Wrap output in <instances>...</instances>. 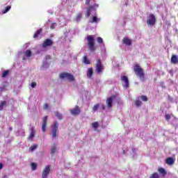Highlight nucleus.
Instances as JSON below:
<instances>
[{
  "instance_id": "1",
  "label": "nucleus",
  "mask_w": 178,
  "mask_h": 178,
  "mask_svg": "<svg viewBox=\"0 0 178 178\" xmlns=\"http://www.w3.org/2000/svg\"><path fill=\"white\" fill-rule=\"evenodd\" d=\"M86 40L89 51H90V52H95V51H97V47H95V39L94 38V35H88Z\"/></svg>"
},
{
  "instance_id": "2",
  "label": "nucleus",
  "mask_w": 178,
  "mask_h": 178,
  "mask_svg": "<svg viewBox=\"0 0 178 178\" xmlns=\"http://www.w3.org/2000/svg\"><path fill=\"white\" fill-rule=\"evenodd\" d=\"M134 71L135 72V74H136L138 77H140L142 81H144V80H145L144 71L143 70V68L140 67L139 65H136L134 68Z\"/></svg>"
},
{
  "instance_id": "3",
  "label": "nucleus",
  "mask_w": 178,
  "mask_h": 178,
  "mask_svg": "<svg viewBox=\"0 0 178 178\" xmlns=\"http://www.w3.org/2000/svg\"><path fill=\"white\" fill-rule=\"evenodd\" d=\"M60 79H67L69 81H74V76L69 72H63L59 74Z\"/></svg>"
},
{
  "instance_id": "4",
  "label": "nucleus",
  "mask_w": 178,
  "mask_h": 178,
  "mask_svg": "<svg viewBox=\"0 0 178 178\" xmlns=\"http://www.w3.org/2000/svg\"><path fill=\"white\" fill-rule=\"evenodd\" d=\"M95 67L98 74H99V73H102V70H104V65H102V62L101 61V59L97 60Z\"/></svg>"
},
{
  "instance_id": "5",
  "label": "nucleus",
  "mask_w": 178,
  "mask_h": 178,
  "mask_svg": "<svg viewBox=\"0 0 178 178\" xmlns=\"http://www.w3.org/2000/svg\"><path fill=\"white\" fill-rule=\"evenodd\" d=\"M148 26H155V23H156V18L154 14H150L147 20H146Z\"/></svg>"
},
{
  "instance_id": "6",
  "label": "nucleus",
  "mask_w": 178,
  "mask_h": 178,
  "mask_svg": "<svg viewBox=\"0 0 178 178\" xmlns=\"http://www.w3.org/2000/svg\"><path fill=\"white\" fill-rule=\"evenodd\" d=\"M59 127V122H55L54 123L52 130H51V136L53 138H56L58 137V129Z\"/></svg>"
},
{
  "instance_id": "7",
  "label": "nucleus",
  "mask_w": 178,
  "mask_h": 178,
  "mask_svg": "<svg viewBox=\"0 0 178 178\" xmlns=\"http://www.w3.org/2000/svg\"><path fill=\"white\" fill-rule=\"evenodd\" d=\"M54 45V41L52 40L47 38L42 44V48H48V47H52Z\"/></svg>"
},
{
  "instance_id": "8",
  "label": "nucleus",
  "mask_w": 178,
  "mask_h": 178,
  "mask_svg": "<svg viewBox=\"0 0 178 178\" xmlns=\"http://www.w3.org/2000/svg\"><path fill=\"white\" fill-rule=\"evenodd\" d=\"M99 6L98 4L95 3L93 6H89L88 8H86V16L87 17H90L91 16V11L95 10V8H98Z\"/></svg>"
},
{
  "instance_id": "9",
  "label": "nucleus",
  "mask_w": 178,
  "mask_h": 178,
  "mask_svg": "<svg viewBox=\"0 0 178 178\" xmlns=\"http://www.w3.org/2000/svg\"><path fill=\"white\" fill-rule=\"evenodd\" d=\"M42 131L45 133L47 131V124L48 123V116L46 115L42 119Z\"/></svg>"
},
{
  "instance_id": "10",
  "label": "nucleus",
  "mask_w": 178,
  "mask_h": 178,
  "mask_svg": "<svg viewBox=\"0 0 178 178\" xmlns=\"http://www.w3.org/2000/svg\"><path fill=\"white\" fill-rule=\"evenodd\" d=\"M70 112L73 116H77L78 115H80L81 110H80V107L79 106H76L74 108L70 110Z\"/></svg>"
},
{
  "instance_id": "11",
  "label": "nucleus",
  "mask_w": 178,
  "mask_h": 178,
  "mask_svg": "<svg viewBox=\"0 0 178 178\" xmlns=\"http://www.w3.org/2000/svg\"><path fill=\"white\" fill-rule=\"evenodd\" d=\"M49 172H51V166L49 165H47L42 173V178L48 177V175H49Z\"/></svg>"
},
{
  "instance_id": "12",
  "label": "nucleus",
  "mask_w": 178,
  "mask_h": 178,
  "mask_svg": "<svg viewBox=\"0 0 178 178\" xmlns=\"http://www.w3.org/2000/svg\"><path fill=\"white\" fill-rule=\"evenodd\" d=\"M115 98H116V96L113 95L106 99V104H107L108 108H112V106L113 105V99H115Z\"/></svg>"
},
{
  "instance_id": "13",
  "label": "nucleus",
  "mask_w": 178,
  "mask_h": 178,
  "mask_svg": "<svg viewBox=\"0 0 178 178\" xmlns=\"http://www.w3.org/2000/svg\"><path fill=\"white\" fill-rule=\"evenodd\" d=\"M122 81H124V85L123 86L124 88H129V78L127 76H124L121 77Z\"/></svg>"
},
{
  "instance_id": "14",
  "label": "nucleus",
  "mask_w": 178,
  "mask_h": 178,
  "mask_svg": "<svg viewBox=\"0 0 178 178\" xmlns=\"http://www.w3.org/2000/svg\"><path fill=\"white\" fill-rule=\"evenodd\" d=\"M34 137H35V129L34 128V127H32L31 129V133L28 136V138L29 140H33V138H34Z\"/></svg>"
},
{
  "instance_id": "15",
  "label": "nucleus",
  "mask_w": 178,
  "mask_h": 178,
  "mask_svg": "<svg viewBox=\"0 0 178 178\" xmlns=\"http://www.w3.org/2000/svg\"><path fill=\"white\" fill-rule=\"evenodd\" d=\"M175 159L172 157H168L165 159V163L169 166H172V165H175Z\"/></svg>"
},
{
  "instance_id": "16",
  "label": "nucleus",
  "mask_w": 178,
  "mask_h": 178,
  "mask_svg": "<svg viewBox=\"0 0 178 178\" xmlns=\"http://www.w3.org/2000/svg\"><path fill=\"white\" fill-rule=\"evenodd\" d=\"M92 74H94V70L92 67L88 68L87 71V77L88 79H91V77H92Z\"/></svg>"
},
{
  "instance_id": "17",
  "label": "nucleus",
  "mask_w": 178,
  "mask_h": 178,
  "mask_svg": "<svg viewBox=\"0 0 178 178\" xmlns=\"http://www.w3.org/2000/svg\"><path fill=\"white\" fill-rule=\"evenodd\" d=\"M123 44L125 45H131L132 41L131 39H129V38H124L122 40Z\"/></svg>"
},
{
  "instance_id": "18",
  "label": "nucleus",
  "mask_w": 178,
  "mask_h": 178,
  "mask_svg": "<svg viewBox=\"0 0 178 178\" xmlns=\"http://www.w3.org/2000/svg\"><path fill=\"white\" fill-rule=\"evenodd\" d=\"M171 63H173V65H176V63H178L177 56L174 54L172 56Z\"/></svg>"
},
{
  "instance_id": "19",
  "label": "nucleus",
  "mask_w": 178,
  "mask_h": 178,
  "mask_svg": "<svg viewBox=\"0 0 178 178\" xmlns=\"http://www.w3.org/2000/svg\"><path fill=\"white\" fill-rule=\"evenodd\" d=\"M41 33H42V29H40L36 31L33 35V38H38V36L40 35V34H41Z\"/></svg>"
},
{
  "instance_id": "20",
  "label": "nucleus",
  "mask_w": 178,
  "mask_h": 178,
  "mask_svg": "<svg viewBox=\"0 0 178 178\" xmlns=\"http://www.w3.org/2000/svg\"><path fill=\"white\" fill-rule=\"evenodd\" d=\"M55 116L58 118L60 120H62L63 119V115L58 111L55 112Z\"/></svg>"
},
{
  "instance_id": "21",
  "label": "nucleus",
  "mask_w": 178,
  "mask_h": 178,
  "mask_svg": "<svg viewBox=\"0 0 178 178\" xmlns=\"http://www.w3.org/2000/svg\"><path fill=\"white\" fill-rule=\"evenodd\" d=\"M83 63H85L86 65L91 64V61H90V60H88V58H87V56H83Z\"/></svg>"
},
{
  "instance_id": "22",
  "label": "nucleus",
  "mask_w": 178,
  "mask_h": 178,
  "mask_svg": "<svg viewBox=\"0 0 178 178\" xmlns=\"http://www.w3.org/2000/svg\"><path fill=\"white\" fill-rule=\"evenodd\" d=\"M100 20L101 19H98L97 16H94L92 17V21H90V23H98V22H99Z\"/></svg>"
},
{
  "instance_id": "23",
  "label": "nucleus",
  "mask_w": 178,
  "mask_h": 178,
  "mask_svg": "<svg viewBox=\"0 0 178 178\" xmlns=\"http://www.w3.org/2000/svg\"><path fill=\"white\" fill-rule=\"evenodd\" d=\"M81 17H83V14L81 13H78L76 17V22H80V20H81Z\"/></svg>"
},
{
  "instance_id": "24",
  "label": "nucleus",
  "mask_w": 178,
  "mask_h": 178,
  "mask_svg": "<svg viewBox=\"0 0 178 178\" xmlns=\"http://www.w3.org/2000/svg\"><path fill=\"white\" fill-rule=\"evenodd\" d=\"M12 8V7H11L10 6H7L6 7V9L2 10V13H3V14L8 13V12H9V11L10 10V8Z\"/></svg>"
},
{
  "instance_id": "25",
  "label": "nucleus",
  "mask_w": 178,
  "mask_h": 178,
  "mask_svg": "<svg viewBox=\"0 0 178 178\" xmlns=\"http://www.w3.org/2000/svg\"><path fill=\"white\" fill-rule=\"evenodd\" d=\"M159 173H161L163 176H166V170L164 168H159Z\"/></svg>"
},
{
  "instance_id": "26",
  "label": "nucleus",
  "mask_w": 178,
  "mask_h": 178,
  "mask_svg": "<svg viewBox=\"0 0 178 178\" xmlns=\"http://www.w3.org/2000/svg\"><path fill=\"white\" fill-rule=\"evenodd\" d=\"M24 54L27 58H30V56H31V50L28 49L24 52Z\"/></svg>"
},
{
  "instance_id": "27",
  "label": "nucleus",
  "mask_w": 178,
  "mask_h": 178,
  "mask_svg": "<svg viewBox=\"0 0 178 178\" xmlns=\"http://www.w3.org/2000/svg\"><path fill=\"white\" fill-rule=\"evenodd\" d=\"M99 104H95L93 107H92V111L94 112H97L98 111V108H99Z\"/></svg>"
},
{
  "instance_id": "28",
  "label": "nucleus",
  "mask_w": 178,
  "mask_h": 178,
  "mask_svg": "<svg viewBox=\"0 0 178 178\" xmlns=\"http://www.w3.org/2000/svg\"><path fill=\"white\" fill-rule=\"evenodd\" d=\"M5 105H6V101L1 102V104H0V111H3Z\"/></svg>"
},
{
  "instance_id": "29",
  "label": "nucleus",
  "mask_w": 178,
  "mask_h": 178,
  "mask_svg": "<svg viewBox=\"0 0 178 178\" xmlns=\"http://www.w3.org/2000/svg\"><path fill=\"white\" fill-rule=\"evenodd\" d=\"M149 178H159V175L158 173L154 172L152 175H151Z\"/></svg>"
},
{
  "instance_id": "30",
  "label": "nucleus",
  "mask_w": 178,
  "mask_h": 178,
  "mask_svg": "<svg viewBox=\"0 0 178 178\" xmlns=\"http://www.w3.org/2000/svg\"><path fill=\"white\" fill-rule=\"evenodd\" d=\"M140 99L144 102H147V101H148V97H147L145 95H142L140 96Z\"/></svg>"
},
{
  "instance_id": "31",
  "label": "nucleus",
  "mask_w": 178,
  "mask_h": 178,
  "mask_svg": "<svg viewBox=\"0 0 178 178\" xmlns=\"http://www.w3.org/2000/svg\"><path fill=\"white\" fill-rule=\"evenodd\" d=\"M97 42H98V44H103L104 43V40L102 39V38L98 37L97 38Z\"/></svg>"
},
{
  "instance_id": "32",
  "label": "nucleus",
  "mask_w": 178,
  "mask_h": 178,
  "mask_svg": "<svg viewBox=\"0 0 178 178\" xmlns=\"http://www.w3.org/2000/svg\"><path fill=\"white\" fill-rule=\"evenodd\" d=\"M135 105L136 106H141V105H143V102H141V101H140V100H136Z\"/></svg>"
},
{
  "instance_id": "33",
  "label": "nucleus",
  "mask_w": 178,
  "mask_h": 178,
  "mask_svg": "<svg viewBox=\"0 0 178 178\" xmlns=\"http://www.w3.org/2000/svg\"><path fill=\"white\" fill-rule=\"evenodd\" d=\"M92 126L94 129H98L99 124H98V122H95L92 124Z\"/></svg>"
},
{
  "instance_id": "34",
  "label": "nucleus",
  "mask_w": 178,
  "mask_h": 178,
  "mask_svg": "<svg viewBox=\"0 0 178 178\" xmlns=\"http://www.w3.org/2000/svg\"><path fill=\"white\" fill-rule=\"evenodd\" d=\"M9 75V70H6L2 74V77L5 78Z\"/></svg>"
},
{
  "instance_id": "35",
  "label": "nucleus",
  "mask_w": 178,
  "mask_h": 178,
  "mask_svg": "<svg viewBox=\"0 0 178 178\" xmlns=\"http://www.w3.org/2000/svg\"><path fill=\"white\" fill-rule=\"evenodd\" d=\"M31 168H32V170H37V163H31Z\"/></svg>"
},
{
  "instance_id": "36",
  "label": "nucleus",
  "mask_w": 178,
  "mask_h": 178,
  "mask_svg": "<svg viewBox=\"0 0 178 178\" xmlns=\"http://www.w3.org/2000/svg\"><path fill=\"white\" fill-rule=\"evenodd\" d=\"M3 91H6V86L5 85L0 88V92H3Z\"/></svg>"
},
{
  "instance_id": "37",
  "label": "nucleus",
  "mask_w": 178,
  "mask_h": 178,
  "mask_svg": "<svg viewBox=\"0 0 178 178\" xmlns=\"http://www.w3.org/2000/svg\"><path fill=\"white\" fill-rule=\"evenodd\" d=\"M37 147H38L37 145H33L30 147L29 149H30V151H34V149H35L37 148Z\"/></svg>"
},
{
  "instance_id": "38",
  "label": "nucleus",
  "mask_w": 178,
  "mask_h": 178,
  "mask_svg": "<svg viewBox=\"0 0 178 178\" xmlns=\"http://www.w3.org/2000/svg\"><path fill=\"white\" fill-rule=\"evenodd\" d=\"M55 152H56V146L53 147L51 148V154H55Z\"/></svg>"
},
{
  "instance_id": "39",
  "label": "nucleus",
  "mask_w": 178,
  "mask_h": 178,
  "mask_svg": "<svg viewBox=\"0 0 178 178\" xmlns=\"http://www.w3.org/2000/svg\"><path fill=\"white\" fill-rule=\"evenodd\" d=\"M31 87L32 88H35V87H37V83H35V82H31Z\"/></svg>"
},
{
  "instance_id": "40",
  "label": "nucleus",
  "mask_w": 178,
  "mask_h": 178,
  "mask_svg": "<svg viewBox=\"0 0 178 178\" xmlns=\"http://www.w3.org/2000/svg\"><path fill=\"white\" fill-rule=\"evenodd\" d=\"M56 28V24L55 23L51 24V25L50 26V29H51V30H54Z\"/></svg>"
},
{
  "instance_id": "41",
  "label": "nucleus",
  "mask_w": 178,
  "mask_h": 178,
  "mask_svg": "<svg viewBox=\"0 0 178 178\" xmlns=\"http://www.w3.org/2000/svg\"><path fill=\"white\" fill-rule=\"evenodd\" d=\"M170 119V115L169 114H165V120H169Z\"/></svg>"
},
{
  "instance_id": "42",
  "label": "nucleus",
  "mask_w": 178,
  "mask_h": 178,
  "mask_svg": "<svg viewBox=\"0 0 178 178\" xmlns=\"http://www.w3.org/2000/svg\"><path fill=\"white\" fill-rule=\"evenodd\" d=\"M48 108H49V105L48 104H45L44 105V109L47 110V109H48Z\"/></svg>"
},
{
  "instance_id": "43",
  "label": "nucleus",
  "mask_w": 178,
  "mask_h": 178,
  "mask_svg": "<svg viewBox=\"0 0 178 178\" xmlns=\"http://www.w3.org/2000/svg\"><path fill=\"white\" fill-rule=\"evenodd\" d=\"M49 59H51V56L50 55H47L46 56V60H48Z\"/></svg>"
},
{
  "instance_id": "44",
  "label": "nucleus",
  "mask_w": 178,
  "mask_h": 178,
  "mask_svg": "<svg viewBox=\"0 0 178 178\" xmlns=\"http://www.w3.org/2000/svg\"><path fill=\"white\" fill-rule=\"evenodd\" d=\"M91 0H86V5H90V2Z\"/></svg>"
},
{
  "instance_id": "45",
  "label": "nucleus",
  "mask_w": 178,
  "mask_h": 178,
  "mask_svg": "<svg viewBox=\"0 0 178 178\" xmlns=\"http://www.w3.org/2000/svg\"><path fill=\"white\" fill-rule=\"evenodd\" d=\"M1 169H3V164H2V163H0V170Z\"/></svg>"
},
{
  "instance_id": "46",
  "label": "nucleus",
  "mask_w": 178,
  "mask_h": 178,
  "mask_svg": "<svg viewBox=\"0 0 178 178\" xmlns=\"http://www.w3.org/2000/svg\"><path fill=\"white\" fill-rule=\"evenodd\" d=\"M102 108L103 111H105V106L104 104H102Z\"/></svg>"
},
{
  "instance_id": "47",
  "label": "nucleus",
  "mask_w": 178,
  "mask_h": 178,
  "mask_svg": "<svg viewBox=\"0 0 178 178\" xmlns=\"http://www.w3.org/2000/svg\"><path fill=\"white\" fill-rule=\"evenodd\" d=\"M10 130H12V128H10Z\"/></svg>"
}]
</instances>
